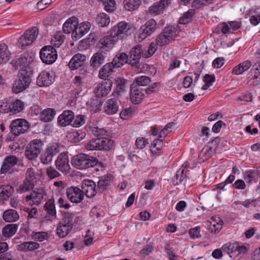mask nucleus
Returning <instances> with one entry per match:
<instances>
[{
  "instance_id": "obj_1",
  "label": "nucleus",
  "mask_w": 260,
  "mask_h": 260,
  "mask_svg": "<svg viewBox=\"0 0 260 260\" xmlns=\"http://www.w3.org/2000/svg\"><path fill=\"white\" fill-rule=\"evenodd\" d=\"M130 28L126 22L121 21L114 26L108 35L101 39L97 47L101 51H109L119 39L125 38L130 34Z\"/></svg>"
},
{
  "instance_id": "obj_2",
  "label": "nucleus",
  "mask_w": 260,
  "mask_h": 260,
  "mask_svg": "<svg viewBox=\"0 0 260 260\" xmlns=\"http://www.w3.org/2000/svg\"><path fill=\"white\" fill-rule=\"evenodd\" d=\"M32 72L26 69L21 70L17 79L13 85V90L16 93H18L27 88L30 82Z\"/></svg>"
},
{
  "instance_id": "obj_3",
  "label": "nucleus",
  "mask_w": 260,
  "mask_h": 260,
  "mask_svg": "<svg viewBox=\"0 0 260 260\" xmlns=\"http://www.w3.org/2000/svg\"><path fill=\"white\" fill-rule=\"evenodd\" d=\"M98 160L95 157L81 153L74 156L72 160V165L77 169L84 170L97 165Z\"/></svg>"
},
{
  "instance_id": "obj_4",
  "label": "nucleus",
  "mask_w": 260,
  "mask_h": 260,
  "mask_svg": "<svg viewBox=\"0 0 260 260\" xmlns=\"http://www.w3.org/2000/svg\"><path fill=\"white\" fill-rule=\"evenodd\" d=\"M114 141L107 138L93 139L85 144V148L88 150H110L113 147Z\"/></svg>"
},
{
  "instance_id": "obj_5",
  "label": "nucleus",
  "mask_w": 260,
  "mask_h": 260,
  "mask_svg": "<svg viewBox=\"0 0 260 260\" xmlns=\"http://www.w3.org/2000/svg\"><path fill=\"white\" fill-rule=\"evenodd\" d=\"M178 34L177 28L175 26H168L158 35L155 42L160 46H165L168 44L173 38L176 37Z\"/></svg>"
},
{
  "instance_id": "obj_6",
  "label": "nucleus",
  "mask_w": 260,
  "mask_h": 260,
  "mask_svg": "<svg viewBox=\"0 0 260 260\" xmlns=\"http://www.w3.org/2000/svg\"><path fill=\"white\" fill-rule=\"evenodd\" d=\"M38 34V29L36 27L26 30L24 34L20 37L17 43L18 46L21 49H25L27 46L33 43Z\"/></svg>"
},
{
  "instance_id": "obj_7",
  "label": "nucleus",
  "mask_w": 260,
  "mask_h": 260,
  "mask_svg": "<svg viewBox=\"0 0 260 260\" xmlns=\"http://www.w3.org/2000/svg\"><path fill=\"white\" fill-rule=\"evenodd\" d=\"M42 142L39 139H35L30 142L25 150V157L30 160H35L41 152Z\"/></svg>"
},
{
  "instance_id": "obj_8",
  "label": "nucleus",
  "mask_w": 260,
  "mask_h": 260,
  "mask_svg": "<svg viewBox=\"0 0 260 260\" xmlns=\"http://www.w3.org/2000/svg\"><path fill=\"white\" fill-rule=\"evenodd\" d=\"M10 131L15 136L26 132L29 128V124L24 119L18 118L12 121L10 125Z\"/></svg>"
},
{
  "instance_id": "obj_9",
  "label": "nucleus",
  "mask_w": 260,
  "mask_h": 260,
  "mask_svg": "<svg viewBox=\"0 0 260 260\" xmlns=\"http://www.w3.org/2000/svg\"><path fill=\"white\" fill-rule=\"evenodd\" d=\"M40 56L43 62L51 64L56 60L57 54L56 49L52 46H46L41 50Z\"/></svg>"
},
{
  "instance_id": "obj_10",
  "label": "nucleus",
  "mask_w": 260,
  "mask_h": 260,
  "mask_svg": "<svg viewBox=\"0 0 260 260\" xmlns=\"http://www.w3.org/2000/svg\"><path fill=\"white\" fill-rule=\"evenodd\" d=\"M60 151V148L58 144H53L48 147L46 151L41 156V162L44 165L50 164L53 157L57 155Z\"/></svg>"
},
{
  "instance_id": "obj_11",
  "label": "nucleus",
  "mask_w": 260,
  "mask_h": 260,
  "mask_svg": "<svg viewBox=\"0 0 260 260\" xmlns=\"http://www.w3.org/2000/svg\"><path fill=\"white\" fill-rule=\"evenodd\" d=\"M156 25V22L154 19L147 21L139 30V38L143 40L150 36L155 30Z\"/></svg>"
},
{
  "instance_id": "obj_12",
  "label": "nucleus",
  "mask_w": 260,
  "mask_h": 260,
  "mask_svg": "<svg viewBox=\"0 0 260 260\" xmlns=\"http://www.w3.org/2000/svg\"><path fill=\"white\" fill-rule=\"evenodd\" d=\"M18 158L15 155H10L5 157L0 170L1 174H12L13 167L17 164Z\"/></svg>"
},
{
  "instance_id": "obj_13",
  "label": "nucleus",
  "mask_w": 260,
  "mask_h": 260,
  "mask_svg": "<svg viewBox=\"0 0 260 260\" xmlns=\"http://www.w3.org/2000/svg\"><path fill=\"white\" fill-rule=\"evenodd\" d=\"M68 199L73 203H80L84 200V196L81 189L75 186L68 187L66 189Z\"/></svg>"
},
{
  "instance_id": "obj_14",
  "label": "nucleus",
  "mask_w": 260,
  "mask_h": 260,
  "mask_svg": "<svg viewBox=\"0 0 260 260\" xmlns=\"http://www.w3.org/2000/svg\"><path fill=\"white\" fill-rule=\"evenodd\" d=\"M81 188L84 196L85 195L89 198L94 197L98 192L96 184L91 180H84L81 183Z\"/></svg>"
},
{
  "instance_id": "obj_15",
  "label": "nucleus",
  "mask_w": 260,
  "mask_h": 260,
  "mask_svg": "<svg viewBox=\"0 0 260 260\" xmlns=\"http://www.w3.org/2000/svg\"><path fill=\"white\" fill-rule=\"evenodd\" d=\"M45 195V191L41 188L37 189L32 191L29 195L25 197V201L28 202L30 206L39 205H40Z\"/></svg>"
},
{
  "instance_id": "obj_16",
  "label": "nucleus",
  "mask_w": 260,
  "mask_h": 260,
  "mask_svg": "<svg viewBox=\"0 0 260 260\" xmlns=\"http://www.w3.org/2000/svg\"><path fill=\"white\" fill-rule=\"evenodd\" d=\"M112 82L110 79L104 80L95 88L94 93L98 98L105 97L111 90Z\"/></svg>"
},
{
  "instance_id": "obj_17",
  "label": "nucleus",
  "mask_w": 260,
  "mask_h": 260,
  "mask_svg": "<svg viewBox=\"0 0 260 260\" xmlns=\"http://www.w3.org/2000/svg\"><path fill=\"white\" fill-rule=\"evenodd\" d=\"M55 165L57 169L63 173H69L71 168L67 154L64 152L60 153L55 160Z\"/></svg>"
},
{
  "instance_id": "obj_18",
  "label": "nucleus",
  "mask_w": 260,
  "mask_h": 260,
  "mask_svg": "<svg viewBox=\"0 0 260 260\" xmlns=\"http://www.w3.org/2000/svg\"><path fill=\"white\" fill-rule=\"evenodd\" d=\"M250 85L256 86L260 84V61L255 63L248 74Z\"/></svg>"
},
{
  "instance_id": "obj_19",
  "label": "nucleus",
  "mask_w": 260,
  "mask_h": 260,
  "mask_svg": "<svg viewBox=\"0 0 260 260\" xmlns=\"http://www.w3.org/2000/svg\"><path fill=\"white\" fill-rule=\"evenodd\" d=\"M171 4V0H160L153 4L148 9L151 15H158L162 14L166 9Z\"/></svg>"
},
{
  "instance_id": "obj_20",
  "label": "nucleus",
  "mask_w": 260,
  "mask_h": 260,
  "mask_svg": "<svg viewBox=\"0 0 260 260\" xmlns=\"http://www.w3.org/2000/svg\"><path fill=\"white\" fill-rule=\"evenodd\" d=\"M113 98L108 99L105 105V112L109 115L116 113L119 109L120 104L119 98L118 96L112 95Z\"/></svg>"
},
{
  "instance_id": "obj_21",
  "label": "nucleus",
  "mask_w": 260,
  "mask_h": 260,
  "mask_svg": "<svg viewBox=\"0 0 260 260\" xmlns=\"http://www.w3.org/2000/svg\"><path fill=\"white\" fill-rule=\"evenodd\" d=\"M54 81L53 75L47 71H43L39 75L37 83L40 87H47L51 85Z\"/></svg>"
},
{
  "instance_id": "obj_22",
  "label": "nucleus",
  "mask_w": 260,
  "mask_h": 260,
  "mask_svg": "<svg viewBox=\"0 0 260 260\" xmlns=\"http://www.w3.org/2000/svg\"><path fill=\"white\" fill-rule=\"evenodd\" d=\"M143 56L144 53L141 45H138L134 47L130 52L129 63L132 66H137L139 59Z\"/></svg>"
},
{
  "instance_id": "obj_23",
  "label": "nucleus",
  "mask_w": 260,
  "mask_h": 260,
  "mask_svg": "<svg viewBox=\"0 0 260 260\" xmlns=\"http://www.w3.org/2000/svg\"><path fill=\"white\" fill-rule=\"evenodd\" d=\"M74 118V112L71 110H65L57 118V123L61 126H66L71 125Z\"/></svg>"
},
{
  "instance_id": "obj_24",
  "label": "nucleus",
  "mask_w": 260,
  "mask_h": 260,
  "mask_svg": "<svg viewBox=\"0 0 260 260\" xmlns=\"http://www.w3.org/2000/svg\"><path fill=\"white\" fill-rule=\"evenodd\" d=\"M144 96L142 90L136 85H132L130 92V99L134 104H138L141 102Z\"/></svg>"
},
{
  "instance_id": "obj_25",
  "label": "nucleus",
  "mask_w": 260,
  "mask_h": 260,
  "mask_svg": "<svg viewBox=\"0 0 260 260\" xmlns=\"http://www.w3.org/2000/svg\"><path fill=\"white\" fill-rule=\"evenodd\" d=\"M90 24L88 22H84L77 24L74 32H72V36L73 38L79 39L87 33L90 28Z\"/></svg>"
},
{
  "instance_id": "obj_26",
  "label": "nucleus",
  "mask_w": 260,
  "mask_h": 260,
  "mask_svg": "<svg viewBox=\"0 0 260 260\" xmlns=\"http://www.w3.org/2000/svg\"><path fill=\"white\" fill-rule=\"evenodd\" d=\"M85 55L78 53L75 55L70 60L68 66L72 70H75L81 67L85 61Z\"/></svg>"
},
{
  "instance_id": "obj_27",
  "label": "nucleus",
  "mask_w": 260,
  "mask_h": 260,
  "mask_svg": "<svg viewBox=\"0 0 260 260\" xmlns=\"http://www.w3.org/2000/svg\"><path fill=\"white\" fill-rule=\"evenodd\" d=\"M78 24V19L76 17H72L69 18L63 24L62 30L64 33L69 34L74 32Z\"/></svg>"
},
{
  "instance_id": "obj_28",
  "label": "nucleus",
  "mask_w": 260,
  "mask_h": 260,
  "mask_svg": "<svg viewBox=\"0 0 260 260\" xmlns=\"http://www.w3.org/2000/svg\"><path fill=\"white\" fill-rule=\"evenodd\" d=\"M129 59L128 55L123 52L118 53L114 57L111 62L114 67L116 68L121 67L124 64L128 63Z\"/></svg>"
},
{
  "instance_id": "obj_29",
  "label": "nucleus",
  "mask_w": 260,
  "mask_h": 260,
  "mask_svg": "<svg viewBox=\"0 0 260 260\" xmlns=\"http://www.w3.org/2000/svg\"><path fill=\"white\" fill-rule=\"evenodd\" d=\"M115 67L112 62L107 63L105 64L99 71V77L104 80H107L111 75L115 72Z\"/></svg>"
},
{
  "instance_id": "obj_30",
  "label": "nucleus",
  "mask_w": 260,
  "mask_h": 260,
  "mask_svg": "<svg viewBox=\"0 0 260 260\" xmlns=\"http://www.w3.org/2000/svg\"><path fill=\"white\" fill-rule=\"evenodd\" d=\"M28 56V54H24L15 59V60L13 61L14 66L17 69L20 68L21 70H23V68L29 65L32 61L31 57L27 58Z\"/></svg>"
},
{
  "instance_id": "obj_31",
  "label": "nucleus",
  "mask_w": 260,
  "mask_h": 260,
  "mask_svg": "<svg viewBox=\"0 0 260 260\" xmlns=\"http://www.w3.org/2000/svg\"><path fill=\"white\" fill-rule=\"evenodd\" d=\"M56 111L53 108H46L42 111L40 115V119L44 122L51 121L54 118Z\"/></svg>"
},
{
  "instance_id": "obj_32",
  "label": "nucleus",
  "mask_w": 260,
  "mask_h": 260,
  "mask_svg": "<svg viewBox=\"0 0 260 260\" xmlns=\"http://www.w3.org/2000/svg\"><path fill=\"white\" fill-rule=\"evenodd\" d=\"M72 228L73 225L60 222L56 228L57 234L60 238H64L69 234Z\"/></svg>"
},
{
  "instance_id": "obj_33",
  "label": "nucleus",
  "mask_w": 260,
  "mask_h": 260,
  "mask_svg": "<svg viewBox=\"0 0 260 260\" xmlns=\"http://www.w3.org/2000/svg\"><path fill=\"white\" fill-rule=\"evenodd\" d=\"M11 53L8 46L5 43L0 44V64L6 63L10 59Z\"/></svg>"
},
{
  "instance_id": "obj_34",
  "label": "nucleus",
  "mask_w": 260,
  "mask_h": 260,
  "mask_svg": "<svg viewBox=\"0 0 260 260\" xmlns=\"http://www.w3.org/2000/svg\"><path fill=\"white\" fill-rule=\"evenodd\" d=\"M252 66V63L250 60H245L235 67L232 71V73L237 75H241L247 71Z\"/></svg>"
},
{
  "instance_id": "obj_35",
  "label": "nucleus",
  "mask_w": 260,
  "mask_h": 260,
  "mask_svg": "<svg viewBox=\"0 0 260 260\" xmlns=\"http://www.w3.org/2000/svg\"><path fill=\"white\" fill-rule=\"evenodd\" d=\"M14 190L9 184L0 186V200H6L12 195Z\"/></svg>"
},
{
  "instance_id": "obj_36",
  "label": "nucleus",
  "mask_w": 260,
  "mask_h": 260,
  "mask_svg": "<svg viewBox=\"0 0 260 260\" xmlns=\"http://www.w3.org/2000/svg\"><path fill=\"white\" fill-rule=\"evenodd\" d=\"M105 60V56L102 52H98L93 54L90 62V66L94 68H98L102 64Z\"/></svg>"
},
{
  "instance_id": "obj_37",
  "label": "nucleus",
  "mask_w": 260,
  "mask_h": 260,
  "mask_svg": "<svg viewBox=\"0 0 260 260\" xmlns=\"http://www.w3.org/2000/svg\"><path fill=\"white\" fill-rule=\"evenodd\" d=\"M111 175H106L102 177L98 182L97 190L98 192H102L107 189L108 187L110 184Z\"/></svg>"
},
{
  "instance_id": "obj_38",
  "label": "nucleus",
  "mask_w": 260,
  "mask_h": 260,
  "mask_svg": "<svg viewBox=\"0 0 260 260\" xmlns=\"http://www.w3.org/2000/svg\"><path fill=\"white\" fill-rule=\"evenodd\" d=\"M40 245L35 242H25L17 245V249L20 251H33L39 248Z\"/></svg>"
},
{
  "instance_id": "obj_39",
  "label": "nucleus",
  "mask_w": 260,
  "mask_h": 260,
  "mask_svg": "<svg viewBox=\"0 0 260 260\" xmlns=\"http://www.w3.org/2000/svg\"><path fill=\"white\" fill-rule=\"evenodd\" d=\"M3 217L5 221L12 222L17 221L19 216L16 210L9 209L4 212Z\"/></svg>"
},
{
  "instance_id": "obj_40",
  "label": "nucleus",
  "mask_w": 260,
  "mask_h": 260,
  "mask_svg": "<svg viewBox=\"0 0 260 260\" xmlns=\"http://www.w3.org/2000/svg\"><path fill=\"white\" fill-rule=\"evenodd\" d=\"M18 226L16 224H9L4 226L2 230V235L5 238L13 236L17 232Z\"/></svg>"
},
{
  "instance_id": "obj_41",
  "label": "nucleus",
  "mask_w": 260,
  "mask_h": 260,
  "mask_svg": "<svg viewBox=\"0 0 260 260\" xmlns=\"http://www.w3.org/2000/svg\"><path fill=\"white\" fill-rule=\"evenodd\" d=\"M116 88L113 92L112 95L118 96V98L121 95L125 89L126 81L123 78H118L116 80Z\"/></svg>"
},
{
  "instance_id": "obj_42",
  "label": "nucleus",
  "mask_w": 260,
  "mask_h": 260,
  "mask_svg": "<svg viewBox=\"0 0 260 260\" xmlns=\"http://www.w3.org/2000/svg\"><path fill=\"white\" fill-rule=\"evenodd\" d=\"M214 154V150L212 147L209 145H205L202 149L200 157L203 160H206L210 158Z\"/></svg>"
},
{
  "instance_id": "obj_43",
  "label": "nucleus",
  "mask_w": 260,
  "mask_h": 260,
  "mask_svg": "<svg viewBox=\"0 0 260 260\" xmlns=\"http://www.w3.org/2000/svg\"><path fill=\"white\" fill-rule=\"evenodd\" d=\"M44 209L50 216H55L56 211L55 206L54 200L52 199H49L44 205Z\"/></svg>"
},
{
  "instance_id": "obj_44",
  "label": "nucleus",
  "mask_w": 260,
  "mask_h": 260,
  "mask_svg": "<svg viewBox=\"0 0 260 260\" xmlns=\"http://www.w3.org/2000/svg\"><path fill=\"white\" fill-rule=\"evenodd\" d=\"M125 9L129 11L136 10L141 4V0H124Z\"/></svg>"
},
{
  "instance_id": "obj_45",
  "label": "nucleus",
  "mask_w": 260,
  "mask_h": 260,
  "mask_svg": "<svg viewBox=\"0 0 260 260\" xmlns=\"http://www.w3.org/2000/svg\"><path fill=\"white\" fill-rule=\"evenodd\" d=\"M24 107V103L20 100H16L9 106V109L11 112L16 114L22 111Z\"/></svg>"
},
{
  "instance_id": "obj_46",
  "label": "nucleus",
  "mask_w": 260,
  "mask_h": 260,
  "mask_svg": "<svg viewBox=\"0 0 260 260\" xmlns=\"http://www.w3.org/2000/svg\"><path fill=\"white\" fill-rule=\"evenodd\" d=\"M188 177L187 174L185 172L184 173L183 170H178L176 174L172 180V182L174 185L176 186L182 183L184 179Z\"/></svg>"
},
{
  "instance_id": "obj_47",
  "label": "nucleus",
  "mask_w": 260,
  "mask_h": 260,
  "mask_svg": "<svg viewBox=\"0 0 260 260\" xmlns=\"http://www.w3.org/2000/svg\"><path fill=\"white\" fill-rule=\"evenodd\" d=\"M151 82V78L146 76H141L136 77L133 82L132 85H135L136 84V86H147Z\"/></svg>"
},
{
  "instance_id": "obj_48",
  "label": "nucleus",
  "mask_w": 260,
  "mask_h": 260,
  "mask_svg": "<svg viewBox=\"0 0 260 260\" xmlns=\"http://www.w3.org/2000/svg\"><path fill=\"white\" fill-rule=\"evenodd\" d=\"M96 22L100 26L104 27L107 26L110 23V18L105 13H100L96 18Z\"/></svg>"
},
{
  "instance_id": "obj_49",
  "label": "nucleus",
  "mask_w": 260,
  "mask_h": 260,
  "mask_svg": "<svg viewBox=\"0 0 260 260\" xmlns=\"http://www.w3.org/2000/svg\"><path fill=\"white\" fill-rule=\"evenodd\" d=\"M223 224L222 220L219 219L218 222L213 221L210 222L209 224H208L209 230L213 233H216L218 232L222 228Z\"/></svg>"
},
{
  "instance_id": "obj_50",
  "label": "nucleus",
  "mask_w": 260,
  "mask_h": 260,
  "mask_svg": "<svg viewBox=\"0 0 260 260\" xmlns=\"http://www.w3.org/2000/svg\"><path fill=\"white\" fill-rule=\"evenodd\" d=\"M237 243H226L223 245L222 247V249L224 252H226L228 254L230 255V257H232L233 256L231 254L234 252H236L237 249Z\"/></svg>"
},
{
  "instance_id": "obj_51",
  "label": "nucleus",
  "mask_w": 260,
  "mask_h": 260,
  "mask_svg": "<svg viewBox=\"0 0 260 260\" xmlns=\"http://www.w3.org/2000/svg\"><path fill=\"white\" fill-rule=\"evenodd\" d=\"M85 122V116L83 115H74V118L72 121L71 125L73 127H78L83 125Z\"/></svg>"
},
{
  "instance_id": "obj_52",
  "label": "nucleus",
  "mask_w": 260,
  "mask_h": 260,
  "mask_svg": "<svg viewBox=\"0 0 260 260\" xmlns=\"http://www.w3.org/2000/svg\"><path fill=\"white\" fill-rule=\"evenodd\" d=\"M34 186V182L25 179L23 183L19 185V189L21 192H26L31 190Z\"/></svg>"
},
{
  "instance_id": "obj_53",
  "label": "nucleus",
  "mask_w": 260,
  "mask_h": 260,
  "mask_svg": "<svg viewBox=\"0 0 260 260\" xmlns=\"http://www.w3.org/2000/svg\"><path fill=\"white\" fill-rule=\"evenodd\" d=\"M46 174L50 179H54L61 176V174L52 166L46 169Z\"/></svg>"
},
{
  "instance_id": "obj_54",
  "label": "nucleus",
  "mask_w": 260,
  "mask_h": 260,
  "mask_svg": "<svg viewBox=\"0 0 260 260\" xmlns=\"http://www.w3.org/2000/svg\"><path fill=\"white\" fill-rule=\"evenodd\" d=\"M105 9L107 12H113L116 8V3L114 0H102Z\"/></svg>"
},
{
  "instance_id": "obj_55",
  "label": "nucleus",
  "mask_w": 260,
  "mask_h": 260,
  "mask_svg": "<svg viewBox=\"0 0 260 260\" xmlns=\"http://www.w3.org/2000/svg\"><path fill=\"white\" fill-rule=\"evenodd\" d=\"M92 133L98 138H106L108 136V132L104 128L94 127L92 129Z\"/></svg>"
},
{
  "instance_id": "obj_56",
  "label": "nucleus",
  "mask_w": 260,
  "mask_h": 260,
  "mask_svg": "<svg viewBox=\"0 0 260 260\" xmlns=\"http://www.w3.org/2000/svg\"><path fill=\"white\" fill-rule=\"evenodd\" d=\"M157 46L158 45L156 44V42H151L147 51L144 54V57L149 58L156 51Z\"/></svg>"
},
{
  "instance_id": "obj_57",
  "label": "nucleus",
  "mask_w": 260,
  "mask_h": 260,
  "mask_svg": "<svg viewBox=\"0 0 260 260\" xmlns=\"http://www.w3.org/2000/svg\"><path fill=\"white\" fill-rule=\"evenodd\" d=\"M64 37L61 32L57 33L54 36V39L52 40V42H54L53 45L55 47H59L64 41Z\"/></svg>"
},
{
  "instance_id": "obj_58",
  "label": "nucleus",
  "mask_w": 260,
  "mask_h": 260,
  "mask_svg": "<svg viewBox=\"0 0 260 260\" xmlns=\"http://www.w3.org/2000/svg\"><path fill=\"white\" fill-rule=\"evenodd\" d=\"M159 84L160 83L158 82H155L149 85L145 90L146 93L147 94H151L156 92L157 91V87Z\"/></svg>"
},
{
  "instance_id": "obj_59",
  "label": "nucleus",
  "mask_w": 260,
  "mask_h": 260,
  "mask_svg": "<svg viewBox=\"0 0 260 260\" xmlns=\"http://www.w3.org/2000/svg\"><path fill=\"white\" fill-rule=\"evenodd\" d=\"M33 237L35 240L43 241L48 238V234L44 232H37L33 235Z\"/></svg>"
},
{
  "instance_id": "obj_60",
  "label": "nucleus",
  "mask_w": 260,
  "mask_h": 260,
  "mask_svg": "<svg viewBox=\"0 0 260 260\" xmlns=\"http://www.w3.org/2000/svg\"><path fill=\"white\" fill-rule=\"evenodd\" d=\"M73 217L74 214L73 213L64 212L63 214V218L61 222L73 225Z\"/></svg>"
},
{
  "instance_id": "obj_61",
  "label": "nucleus",
  "mask_w": 260,
  "mask_h": 260,
  "mask_svg": "<svg viewBox=\"0 0 260 260\" xmlns=\"http://www.w3.org/2000/svg\"><path fill=\"white\" fill-rule=\"evenodd\" d=\"M25 176V179L34 182V180L36 179L35 169L32 168L27 169Z\"/></svg>"
},
{
  "instance_id": "obj_62",
  "label": "nucleus",
  "mask_w": 260,
  "mask_h": 260,
  "mask_svg": "<svg viewBox=\"0 0 260 260\" xmlns=\"http://www.w3.org/2000/svg\"><path fill=\"white\" fill-rule=\"evenodd\" d=\"M244 177L247 182H251L255 180V173L251 170L247 171L244 173Z\"/></svg>"
},
{
  "instance_id": "obj_63",
  "label": "nucleus",
  "mask_w": 260,
  "mask_h": 260,
  "mask_svg": "<svg viewBox=\"0 0 260 260\" xmlns=\"http://www.w3.org/2000/svg\"><path fill=\"white\" fill-rule=\"evenodd\" d=\"M71 138H72V140L74 142H78L84 137V135L82 133H79V132H73L70 135Z\"/></svg>"
},
{
  "instance_id": "obj_64",
  "label": "nucleus",
  "mask_w": 260,
  "mask_h": 260,
  "mask_svg": "<svg viewBox=\"0 0 260 260\" xmlns=\"http://www.w3.org/2000/svg\"><path fill=\"white\" fill-rule=\"evenodd\" d=\"M189 234L192 239H196L201 237L200 228L199 226L191 229L189 230Z\"/></svg>"
}]
</instances>
